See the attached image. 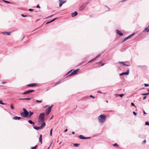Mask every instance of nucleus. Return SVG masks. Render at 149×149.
Masks as SVG:
<instances>
[{
    "instance_id": "nucleus-53",
    "label": "nucleus",
    "mask_w": 149,
    "mask_h": 149,
    "mask_svg": "<svg viewBox=\"0 0 149 149\" xmlns=\"http://www.w3.org/2000/svg\"><path fill=\"white\" fill-rule=\"evenodd\" d=\"M83 62H81V63H79V64L78 65H82V64L83 63Z\"/></svg>"
},
{
    "instance_id": "nucleus-20",
    "label": "nucleus",
    "mask_w": 149,
    "mask_h": 149,
    "mask_svg": "<svg viewBox=\"0 0 149 149\" xmlns=\"http://www.w3.org/2000/svg\"><path fill=\"white\" fill-rule=\"evenodd\" d=\"M29 93H30V91H29V90H28L27 91H26V92H25L23 93H22V94H24V95H26V94H28Z\"/></svg>"
},
{
    "instance_id": "nucleus-60",
    "label": "nucleus",
    "mask_w": 149,
    "mask_h": 149,
    "mask_svg": "<svg viewBox=\"0 0 149 149\" xmlns=\"http://www.w3.org/2000/svg\"><path fill=\"white\" fill-rule=\"evenodd\" d=\"M75 132H72V134H74Z\"/></svg>"
},
{
    "instance_id": "nucleus-39",
    "label": "nucleus",
    "mask_w": 149,
    "mask_h": 149,
    "mask_svg": "<svg viewBox=\"0 0 149 149\" xmlns=\"http://www.w3.org/2000/svg\"><path fill=\"white\" fill-rule=\"evenodd\" d=\"M3 1L4 2H5V3H10V2H9V1H7L3 0Z\"/></svg>"
},
{
    "instance_id": "nucleus-18",
    "label": "nucleus",
    "mask_w": 149,
    "mask_h": 149,
    "mask_svg": "<svg viewBox=\"0 0 149 149\" xmlns=\"http://www.w3.org/2000/svg\"><path fill=\"white\" fill-rule=\"evenodd\" d=\"M11 32H3L2 33L3 34L6 35H10Z\"/></svg>"
},
{
    "instance_id": "nucleus-48",
    "label": "nucleus",
    "mask_w": 149,
    "mask_h": 149,
    "mask_svg": "<svg viewBox=\"0 0 149 149\" xmlns=\"http://www.w3.org/2000/svg\"><path fill=\"white\" fill-rule=\"evenodd\" d=\"M90 97H91V98H95L93 96V95H91L90 96Z\"/></svg>"
},
{
    "instance_id": "nucleus-47",
    "label": "nucleus",
    "mask_w": 149,
    "mask_h": 149,
    "mask_svg": "<svg viewBox=\"0 0 149 149\" xmlns=\"http://www.w3.org/2000/svg\"><path fill=\"white\" fill-rule=\"evenodd\" d=\"M90 138H91L90 137H85V139H90Z\"/></svg>"
},
{
    "instance_id": "nucleus-30",
    "label": "nucleus",
    "mask_w": 149,
    "mask_h": 149,
    "mask_svg": "<svg viewBox=\"0 0 149 149\" xmlns=\"http://www.w3.org/2000/svg\"><path fill=\"white\" fill-rule=\"evenodd\" d=\"M0 104L3 105H5L6 104V103H3L1 100H0Z\"/></svg>"
},
{
    "instance_id": "nucleus-25",
    "label": "nucleus",
    "mask_w": 149,
    "mask_h": 149,
    "mask_svg": "<svg viewBox=\"0 0 149 149\" xmlns=\"http://www.w3.org/2000/svg\"><path fill=\"white\" fill-rule=\"evenodd\" d=\"M23 109L24 111L23 112H25L27 113H29V112H28L27 111L25 108H23Z\"/></svg>"
},
{
    "instance_id": "nucleus-64",
    "label": "nucleus",
    "mask_w": 149,
    "mask_h": 149,
    "mask_svg": "<svg viewBox=\"0 0 149 149\" xmlns=\"http://www.w3.org/2000/svg\"><path fill=\"white\" fill-rule=\"evenodd\" d=\"M98 93H102L100 91H98Z\"/></svg>"
},
{
    "instance_id": "nucleus-16",
    "label": "nucleus",
    "mask_w": 149,
    "mask_h": 149,
    "mask_svg": "<svg viewBox=\"0 0 149 149\" xmlns=\"http://www.w3.org/2000/svg\"><path fill=\"white\" fill-rule=\"evenodd\" d=\"M22 119L21 117L16 116L13 118V119L15 120H20Z\"/></svg>"
},
{
    "instance_id": "nucleus-10",
    "label": "nucleus",
    "mask_w": 149,
    "mask_h": 149,
    "mask_svg": "<svg viewBox=\"0 0 149 149\" xmlns=\"http://www.w3.org/2000/svg\"><path fill=\"white\" fill-rule=\"evenodd\" d=\"M129 69L127 72L121 73L119 75L121 76L124 75H128L129 74Z\"/></svg>"
},
{
    "instance_id": "nucleus-13",
    "label": "nucleus",
    "mask_w": 149,
    "mask_h": 149,
    "mask_svg": "<svg viewBox=\"0 0 149 149\" xmlns=\"http://www.w3.org/2000/svg\"><path fill=\"white\" fill-rule=\"evenodd\" d=\"M37 84L36 83H33L31 84H30L27 85V86L28 87H32L35 86H36Z\"/></svg>"
},
{
    "instance_id": "nucleus-45",
    "label": "nucleus",
    "mask_w": 149,
    "mask_h": 149,
    "mask_svg": "<svg viewBox=\"0 0 149 149\" xmlns=\"http://www.w3.org/2000/svg\"><path fill=\"white\" fill-rule=\"evenodd\" d=\"M113 146H118V144L116 143H114V144H113Z\"/></svg>"
},
{
    "instance_id": "nucleus-21",
    "label": "nucleus",
    "mask_w": 149,
    "mask_h": 149,
    "mask_svg": "<svg viewBox=\"0 0 149 149\" xmlns=\"http://www.w3.org/2000/svg\"><path fill=\"white\" fill-rule=\"evenodd\" d=\"M79 139H85V137L82 135H80L79 136Z\"/></svg>"
},
{
    "instance_id": "nucleus-41",
    "label": "nucleus",
    "mask_w": 149,
    "mask_h": 149,
    "mask_svg": "<svg viewBox=\"0 0 149 149\" xmlns=\"http://www.w3.org/2000/svg\"><path fill=\"white\" fill-rule=\"evenodd\" d=\"M144 86L145 87H147L148 86H149V85L148 84H145Z\"/></svg>"
},
{
    "instance_id": "nucleus-19",
    "label": "nucleus",
    "mask_w": 149,
    "mask_h": 149,
    "mask_svg": "<svg viewBox=\"0 0 149 149\" xmlns=\"http://www.w3.org/2000/svg\"><path fill=\"white\" fill-rule=\"evenodd\" d=\"M42 134H40V137L39 138V141L41 143H42Z\"/></svg>"
},
{
    "instance_id": "nucleus-32",
    "label": "nucleus",
    "mask_w": 149,
    "mask_h": 149,
    "mask_svg": "<svg viewBox=\"0 0 149 149\" xmlns=\"http://www.w3.org/2000/svg\"><path fill=\"white\" fill-rule=\"evenodd\" d=\"M61 83V81H60L56 83L55 84V85H56L57 84H59Z\"/></svg>"
},
{
    "instance_id": "nucleus-15",
    "label": "nucleus",
    "mask_w": 149,
    "mask_h": 149,
    "mask_svg": "<svg viewBox=\"0 0 149 149\" xmlns=\"http://www.w3.org/2000/svg\"><path fill=\"white\" fill-rule=\"evenodd\" d=\"M29 113V114H28V117H30L33 114V112H31V111H30Z\"/></svg>"
},
{
    "instance_id": "nucleus-11",
    "label": "nucleus",
    "mask_w": 149,
    "mask_h": 149,
    "mask_svg": "<svg viewBox=\"0 0 149 149\" xmlns=\"http://www.w3.org/2000/svg\"><path fill=\"white\" fill-rule=\"evenodd\" d=\"M59 6L60 7L62 6V4L66 2V1H63L62 0H59Z\"/></svg>"
},
{
    "instance_id": "nucleus-42",
    "label": "nucleus",
    "mask_w": 149,
    "mask_h": 149,
    "mask_svg": "<svg viewBox=\"0 0 149 149\" xmlns=\"http://www.w3.org/2000/svg\"><path fill=\"white\" fill-rule=\"evenodd\" d=\"M29 10L31 12H33V11L34 9L30 8L29 9Z\"/></svg>"
},
{
    "instance_id": "nucleus-22",
    "label": "nucleus",
    "mask_w": 149,
    "mask_h": 149,
    "mask_svg": "<svg viewBox=\"0 0 149 149\" xmlns=\"http://www.w3.org/2000/svg\"><path fill=\"white\" fill-rule=\"evenodd\" d=\"M95 64H101V66H103L104 65V63H102V61H100L99 62H97Z\"/></svg>"
},
{
    "instance_id": "nucleus-58",
    "label": "nucleus",
    "mask_w": 149,
    "mask_h": 149,
    "mask_svg": "<svg viewBox=\"0 0 149 149\" xmlns=\"http://www.w3.org/2000/svg\"><path fill=\"white\" fill-rule=\"evenodd\" d=\"M68 130V129H66L65 130H64V132H66Z\"/></svg>"
},
{
    "instance_id": "nucleus-23",
    "label": "nucleus",
    "mask_w": 149,
    "mask_h": 149,
    "mask_svg": "<svg viewBox=\"0 0 149 149\" xmlns=\"http://www.w3.org/2000/svg\"><path fill=\"white\" fill-rule=\"evenodd\" d=\"M31 99V98H20L19 99V100H30Z\"/></svg>"
},
{
    "instance_id": "nucleus-17",
    "label": "nucleus",
    "mask_w": 149,
    "mask_h": 149,
    "mask_svg": "<svg viewBox=\"0 0 149 149\" xmlns=\"http://www.w3.org/2000/svg\"><path fill=\"white\" fill-rule=\"evenodd\" d=\"M78 13L77 11H75L74 13H72L71 14L72 17H74L77 15Z\"/></svg>"
},
{
    "instance_id": "nucleus-33",
    "label": "nucleus",
    "mask_w": 149,
    "mask_h": 149,
    "mask_svg": "<svg viewBox=\"0 0 149 149\" xmlns=\"http://www.w3.org/2000/svg\"><path fill=\"white\" fill-rule=\"evenodd\" d=\"M53 16V15H51L49 16H48L46 18H45V19H48L49 18H50V17H52Z\"/></svg>"
},
{
    "instance_id": "nucleus-12",
    "label": "nucleus",
    "mask_w": 149,
    "mask_h": 149,
    "mask_svg": "<svg viewBox=\"0 0 149 149\" xmlns=\"http://www.w3.org/2000/svg\"><path fill=\"white\" fill-rule=\"evenodd\" d=\"M116 31L117 33L120 36H122L123 35V33L118 30L117 29Z\"/></svg>"
},
{
    "instance_id": "nucleus-63",
    "label": "nucleus",
    "mask_w": 149,
    "mask_h": 149,
    "mask_svg": "<svg viewBox=\"0 0 149 149\" xmlns=\"http://www.w3.org/2000/svg\"><path fill=\"white\" fill-rule=\"evenodd\" d=\"M52 129L51 130H50V132H52Z\"/></svg>"
},
{
    "instance_id": "nucleus-52",
    "label": "nucleus",
    "mask_w": 149,
    "mask_h": 149,
    "mask_svg": "<svg viewBox=\"0 0 149 149\" xmlns=\"http://www.w3.org/2000/svg\"><path fill=\"white\" fill-rule=\"evenodd\" d=\"M146 98V96H144L143 97V100H145Z\"/></svg>"
},
{
    "instance_id": "nucleus-29",
    "label": "nucleus",
    "mask_w": 149,
    "mask_h": 149,
    "mask_svg": "<svg viewBox=\"0 0 149 149\" xmlns=\"http://www.w3.org/2000/svg\"><path fill=\"white\" fill-rule=\"evenodd\" d=\"M37 146V145H36L35 146L32 147H31V149H36Z\"/></svg>"
},
{
    "instance_id": "nucleus-59",
    "label": "nucleus",
    "mask_w": 149,
    "mask_h": 149,
    "mask_svg": "<svg viewBox=\"0 0 149 149\" xmlns=\"http://www.w3.org/2000/svg\"><path fill=\"white\" fill-rule=\"evenodd\" d=\"M119 95V94H115V95H116V96H119L118 95Z\"/></svg>"
},
{
    "instance_id": "nucleus-38",
    "label": "nucleus",
    "mask_w": 149,
    "mask_h": 149,
    "mask_svg": "<svg viewBox=\"0 0 149 149\" xmlns=\"http://www.w3.org/2000/svg\"><path fill=\"white\" fill-rule=\"evenodd\" d=\"M21 15L23 17H27L28 16L27 15H24V14H22Z\"/></svg>"
},
{
    "instance_id": "nucleus-2",
    "label": "nucleus",
    "mask_w": 149,
    "mask_h": 149,
    "mask_svg": "<svg viewBox=\"0 0 149 149\" xmlns=\"http://www.w3.org/2000/svg\"><path fill=\"white\" fill-rule=\"evenodd\" d=\"M106 118V116L104 114H101L98 117L99 121L101 123H104Z\"/></svg>"
},
{
    "instance_id": "nucleus-27",
    "label": "nucleus",
    "mask_w": 149,
    "mask_h": 149,
    "mask_svg": "<svg viewBox=\"0 0 149 149\" xmlns=\"http://www.w3.org/2000/svg\"><path fill=\"white\" fill-rule=\"evenodd\" d=\"M10 108L11 109H12L13 110L14 109V107L13 104H11V105H10Z\"/></svg>"
},
{
    "instance_id": "nucleus-14",
    "label": "nucleus",
    "mask_w": 149,
    "mask_h": 149,
    "mask_svg": "<svg viewBox=\"0 0 149 149\" xmlns=\"http://www.w3.org/2000/svg\"><path fill=\"white\" fill-rule=\"evenodd\" d=\"M119 63H121L123 64V65L124 66H130V64L129 63V64H127L123 62H119Z\"/></svg>"
},
{
    "instance_id": "nucleus-31",
    "label": "nucleus",
    "mask_w": 149,
    "mask_h": 149,
    "mask_svg": "<svg viewBox=\"0 0 149 149\" xmlns=\"http://www.w3.org/2000/svg\"><path fill=\"white\" fill-rule=\"evenodd\" d=\"M95 60V58H94L91 60H90V61H89L88 62V63H90L91 62H92V61H94V60Z\"/></svg>"
},
{
    "instance_id": "nucleus-44",
    "label": "nucleus",
    "mask_w": 149,
    "mask_h": 149,
    "mask_svg": "<svg viewBox=\"0 0 149 149\" xmlns=\"http://www.w3.org/2000/svg\"><path fill=\"white\" fill-rule=\"evenodd\" d=\"M133 113L134 114L135 116L137 114V113L134 111L133 112Z\"/></svg>"
},
{
    "instance_id": "nucleus-35",
    "label": "nucleus",
    "mask_w": 149,
    "mask_h": 149,
    "mask_svg": "<svg viewBox=\"0 0 149 149\" xmlns=\"http://www.w3.org/2000/svg\"><path fill=\"white\" fill-rule=\"evenodd\" d=\"M36 102L37 103H41L42 102V100H36Z\"/></svg>"
},
{
    "instance_id": "nucleus-56",
    "label": "nucleus",
    "mask_w": 149,
    "mask_h": 149,
    "mask_svg": "<svg viewBox=\"0 0 149 149\" xmlns=\"http://www.w3.org/2000/svg\"><path fill=\"white\" fill-rule=\"evenodd\" d=\"M143 112L144 114H147V113L145 112V111H144V110L143 111Z\"/></svg>"
},
{
    "instance_id": "nucleus-40",
    "label": "nucleus",
    "mask_w": 149,
    "mask_h": 149,
    "mask_svg": "<svg viewBox=\"0 0 149 149\" xmlns=\"http://www.w3.org/2000/svg\"><path fill=\"white\" fill-rule=\"evenodd\" d=\"M57 18H54V19H52V20H51L50 21V22H54V21H55V20Z\"/></svg>"
},
{
    "instance_id": "nucleus-24",
    "label": "nucleus",
    "mask_w": 149,
    "mask_h": 149,
    "mask_svg": "<svg viewBox=\"0 0 149 149\" xmlns=\"http://www.w3.org/2000/svg\"><path fill=\"white\" fill-rule=\"evenodd\" d=\"M28 121L30 124H31L34 125L35 124V123L34 122H33L32 120H29Z\"/></svg>"
},
{
    "instance_id": "nucleus-7",
    "label": "nucleus",
    "mask_w": 149,
    "mask_h": 149,
    "mask_svg": "<svg viewBox=\"0 0 149 149\" xmlns=\"http://www.w3.org/2000/svg\"><path fill=\"white\" fill-rule=\"evenodd\" d=\"M88 3V2H85L83 3V4L80 7L79 10L80 11L83 10Z\"/></svg>"
},
{
    "instance_id": "nucleus-1",
    "label": "nucleus",
    "mask_w": 149,
    "mask_h": 149,
    "mask_svg": "<svg viewBox=\"0 0 149 149\" xmlns=\"http://www.w3.org/2000/svg\"><path fill=\"white\" fill-rule=\"evenodd\" d=\"M45 114L44 113H41L40 114L38 117V122L40 124H42L45 123Z\"/></svg>"
},
{
    "instance_id": "nucleus-37",
    "label": "nucleus",
    "mask_w": 149,
    "mask_h": 149,
    "mask_svg": "<svg viewBox=\"0 0 149 149\" xmlns=\"http://www.w3.org/2000/svg\"><path fill=\"white\" fill-rule=\"evenodd\" d=\"M145 125H148L149 126V122L148 121H146V122Z\"/></svg>"
},
{
    "instance_id": "nucleus-9",
    "label": "nucleus",
    "mask_w": 149,
    "mask_h": 149,
    "mask_svg": "<svg viewBox=\"0 0 149 149\" xmlns=\"http://www.w3.org/2000/svg\"><path fill=\"white\" fill-rule=\"evenodd\" d=\"M28 114H29V113H27L23 112H22L20 113V115L24 118L28 117Z\"/></svg>"
},
{
    "instance_id": "nucleus-28",
    "label": "nucleus",
    "mask_w": 149,
    "mask_h": 149,
    "mask_svg": "<svg viewBox=\"0 0 149 149\" xmlns=\"http://www.w3.org/2000/svg\"><path fill=\"white\" fill-rule=\"evenodd\" d=\"M100 56H101V54H99L96 57H95V59H96L97 58H98Z\"/></svg>"
},
{
    "instance_id": "nucleus-55",
    "label": "nucleus",
    "mask_w": 149,
    "mask_h": 149,
    "mask_svg": "<svg viewBox=\"0 0 149 149\" xmlns=\"http://www.w3.org/2000/svg\"><path fill=\"white\" fill-rule=\"evenodd\" d=\"M50 136H52V132H50Z\"/></svg>"
},
{
    "instance_id": "nucleus-54",
    "label": "nucleus",
    "mask_w": 149,
    "mask_h": 149,
    "mask_svg": "<svg viewBox=\"0 0 149 149\" xmlns=\"http://www.w3.org/2000/svg\"><path fill=\"white\" fill-rule=\"evenodd\" d=\"M145 94L146 95H149V93H145Z\"/></svg>"
},
{
    "instance_id": "nucleus-61",
    "label": "nucleus",
    "mask_w": 149,
    "mask_h": 149,
    "mask_svg": "<svg viewBox=\"0 0 149 149\" xmlns=\"http://www.w3.org/2000/svg\"><path fill=\"white\" fill-rule=\"evenodd\" d=\"M126 0H123L121 1V2H124L126 1Z\"/></svg>"
},
{
    "instance_id": "nucleus-36",
    "label": "nucleus",
    "mask_w": 149,
    "mask_h": 149,
    "mask_svg": "<svg viewBox=\"0 0 149 149\" xmlns=\"http://www.w3.org/2000/svg\"><path fill=\"white\" fill-rule=\"evenodd\" d=\"M131 105L132 106H134L135 107H136V106H135V105L134 103L133 102H132L131 103Z\"/></svg>"
},
{
    "instance_id": "nucleus-6",
    "label": "nucleus",
    "mask_w": 149,
    "mask_h": 149,
    "mask_svg": "<svg viewBox=\"0 0 149 149\" xmlns=\"http://www.w3.org/2000/svg\"><path fill=\"white\" fill-rule=\"evenodd\" d=\"M135 33H132V34H131V35L128 36L124 38L123 40L122 41V43L124 42H125V41L127 40V39H128L130 38H132V37L135 35Z\"/></svg>"
},
{
    "instance_id": "nucleus-51",
    "label": "nucleus",
    "mask_w": 149,
    "mask_h": 149,
    "mask_svg": "<svg viewBox=\"0 0 149 149\" xmlns=\"http://www.w3.org/2000/svg\"><path fill=\"white\" fill-rule=\"evenodd\" d=\"M51 22H50V21H49L48 22H47L46 23V24H49V23H51Z\"/></svg>"
},
{
    "instance_id": "nucleus-34",
    "label": "nucleus",
    "mask_w": 149,
    "mask_h": 149,
    "mask_svg": "<svg viewBox=\"0 0 149 149\" xmlns=\"http://www.w3.org/2000/svg\"><path fill=\"white\" fill-rule=\"evenodd\" d=\"M124 94H120L118 95L119 96H120V97H122L124 95Z\"/></svg>"
},
{
    "instance_id": "nucleus-57",
    "label": "nucleus",
    "mask_w": 149,
    "mask_h": 149,
    "mask_svg": "<svg viewBox=\"0 0 149 149\" xmlns=\"http://www.w3.org/2000/svg\"><path fill=\"white\" fill-rule=\"evenodd\" d=\"M6 83V82L4 81V82H2V84H5Z\"/></svg>"
},
{
    "instance_id": "nucleus-62",
    "label": "nucleus",
    "mask_w": 149,
    "mask_h": 149,
    "mask_svg": "<svg viewBox=\"0 0 149 149\" xmlns=\"http://www.w3.org/2000/svg\"><path fill=\"white\" fill-rule=\"evenodd\" d=\"M141 95H146L145 93L142 94Z\"/></svg>"
},
{
    "instance_id": "nucleus-8",
    "label": "nucleus",
    "mask_w": 149,
    "mask_h": 149,
    "mask_svg": "<svg viewBox=\"0 0 149 149\" xmlns=\"http://www.w3.org/2000/svg\"><path fill=\"white\" fill-rule=\"evenodd\" d=\"M149 32V25L148 26L145 28L143 30L142 32L140 34H142L144 32Z\"/></svg>"
},
{
    "instance_id": "nucleus-4",
    "label": "nucleus",
    "mask_w": 149,
    "mask_h": 149,
    "mask_svg": "<svg viewBox=\"0 0 149 149\" xmlns=\"http://www.w3.org/2000/svg\"><path fill=\"white\" fill-rule=\"evenodd\" d=\"M41 125L40 126V127H37L35 126L33 127V128L37 130H41L45 126L46 124L45 123H42V124H41Z\"/></svg>"
},
{
    "instance_id": "nucleus-3",
    "label": "nucleus",
    "mask_w": 149,
    "mask_h": 149,
    "mask_svg": "<svg viewBox=\"0 0 149 149\" xmlns=\"http://www.w3.org/2000/svg\"><path fill=\"white\" fill-rule=\"evenodd\" d=\"M79 69H78L76 70H74L73 71L72 73H70V74H69L70 72L72 71V70H71L69 71L67 73V75H68V76H71L72 75H74L77 74V72L79 70Z\"/></svg>"
},
{
    "instance_id": "nucleus-49",
    "label": "nucleus",
    "mask_w": 149,
    "mask_h": 149,
    "mask_svg": "<svg viewBox=\"0 0 149 149\" xmlns=\"http://www.w3.org/2000/svg\"><path fill=\"white\" fill-rule=\"evenodd\" d=\"M54 117V116L53 115H52V116L50 118V120H51Z\"/></svg>"
},
{
    "instance_id": "nucleus-43",
    "label": "nucleus",
    "mask_w": 149,
    "mask_h": 149,
    "mask_svg": "<svg viewBox=\"0 0 149 149\" xmlns=\"http://www.w3.org/2000/svg\"><path fill=\"white\" fill-rule=\"evenodd\" d=\"M30 93L33 92L35 91L34 90H29Z\"/></svg>"
},
{
    "instance_id": "nucleus-26",
    "label": "nucleus",
    "mask_w": 149,
    "mask_h": 149,
    "mask_svg": "<svg viewBox=\"0 0 149 149\" xmlns=\"http://www.w3.org/2000/svg\"><path fill=\"white\" fill-rule=\"evenodd\" d=\"M80 145V144L79 143H74V146L75 147H77Z\"/></svg>"
},
{
    "instance_id": "nucleus-46",
    "label": "nucleus",
    "mask_w": 149,
    "mask_h": 149,
    "mask_svg": "<svg viewBox=\"0 0 149 149\" xmlns=\"http://www.w3.org/2000/svg\"><path fill=\"white\" fill-rule=\"evenodd\" d=\"M146 142V141L145 140H143V142H142V144H143L145 143Z\"/></svg>"
},
{
    "instance_id": "nucleus-5",
    "label": "nucleus",
    "mask_w": 149,
    "mask_h": 149,
    "mask_svg": "<svg viewBox=\"0 0 149 149\" xmlns=\"http://www.w3.org/2000/svg\"><path fill=\"white\" fill-rule=\"evenodd\" d=\"M53 105H52L51 106H49L46 109L45 112L46 114L47 115H49L51 112V109Z\"/></svg>"
},
{
    "instance_id": "nucleus-50",
    "label": "nucleus",
    "mask_w": 149,
    "mask_h": 149,
    "mask_svg": "<svg viewBox=\"0 0 149 149\" xmlns=\"http://www.w3.org/2000/svg\"><path fill=\"white\" fill-rule=\"evenodd\" d=\"M36 8H40V6H39V5H38L37 6H36Z\"/></svg>"
}]
</instances>
